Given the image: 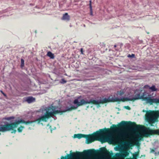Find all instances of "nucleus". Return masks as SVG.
Listing matches in <instances>:
<instances>
[{"mask_svg":"<svg viewBox=\"0 0 159 159\" xmlns=\"http://www.w3.org/2000/svg\"><path fill=\"white\" fill-rule=\"evenodd\" d=\"M67 82L64 79H62L61 80V81L60 82L62 84H64Z\"/></svg>","mask_w":159,"mask_h":159,"instance_id":"nucleus-23","label":"nucleus"},{"mask_svg":"<svg viewBox=\"0 0 159 159\" xmlns=\"http://www.w3.org/2000/svg\"><path fill=\"white\" fill-rule=\"evenodd\" d=\"M146 119L149 124H152L158 121L159 117V111H151L147 112Z\"/></svg>","mask_w":159,"mask_h":159,"instance_id":"nucleus-6","label":"nucleus"},{"mask_svg":"<svg viewBox=\"0 0 159 159\" xmlns=\"http://www.w3.org/2000/svg\"><path fill=\"white\" fill-rule=\"evenodd\" d=\"M35 122L34 121H25L24 120L22 119H20L17 121H16L15 122L13 123H7L6 124H5L4 125H7L8 124H11V127L10 128H9V130L5 131H4V132L10 131V130H12L13 131V132H11V133H15L16 131V130L15 129L16 128L18 125L20 124V123H24L26 125H27L28 124H30L33 123V122Z\"/></svg>","mask_w":159,"mask_h":159,"instance_id":"nucleus-8","label":"nucleus"},{"mask_svg":"<svg viewBox=\"0 0 159 159\" xmlns=\"http://www.w3.org/2000/svg\"><path fill=\"white\" fill-rule=\"evenodd\" d=\"M132 101L131 98H123L120 99L117 98H112L110 99L109 98H103L102 99H100L99 101L95 100H90L89 102L90 104L96 105H99L100 104H103L104 103L109 102H116L122 101L124 102L126 101Z\"/></svg>","mask_w":159,"mask_h":159,"instance_id":"nucleus-4","label":"nucleus"},{"mask_svg":"<svg viewBox=\"0 0 159 159\" xmlns=\"http://www.w3.org/2000/svg\"><path fill=\"white\" fill-rule=\"evenodd\" d=\"M92 1L91 0L89 1V8L90 11V15H93V12H92Z\"/></svg>","mask_w":159,"mask_h":159,"instance_id":"nucleus-18","label":"nucleus"},{"mask_svg":"<svg viewBox=\"0 0 159 159\" xmlns=\"http://www.w3.org/2000/svg\"><path fill=\"white\" fill-rule=\"evenodd\" d=\"M3 95H4V96L5 97H7V95L6 94H5L4 93H2Z\"/></svg>","mask_w":159,"mask_h":159,"instance_id":"nucleus-29","label":"nucleus"},{"mask_svg":"<svg viewBox=\"0 0 159 159\" xmlns=\"http://www.w3.org/2000/svg\"><path fill=\"white\" fill-rule=\"evenodd\" d=\"M149 89L152 92L157 91V89L156 88V86L154 85H152L151 87H150Z\"/></svg>","mask_w":159,"mask_h":159,"instance_id":"nucleus-16","label":"nucleus"},{"mask_svg":"<svg viewBox=\"0 0 159 159\" xmlns=\"http://www.w3.org/2000/svg\"><path fill=\"white\" fill-rule=\"evenodd\" d=\"M21 67H23L24 66V60L23 59H21Z\"/></svg>","mask_w":159,"mask_h":159,"instance_id":"nucleus-21","label":"nucleus"},{"mask_svg":"<svg viewBox=\"0 0 159 159\" xmlns=\"http://www.w3.org/2000/svg\"><path fill=\"white\" fill-rule=\"evenodd\" d=\"M25 128L24 126L21 125L20 127H19L17 129V131L19 132H21Z\"/></svg>","mask_w":159,"mask_h":159,"instance_id":"nucleus-17","label":"nucleus"},{"mask_svg":"<svg viewBox=\"0 0 159 159\" xmlns=\"http://www.w3.org/2000/svg\"><path fill=\"white\" fill-rule=\"evenodd\" d=\"M153 103H156V104H159V99L153 98Z\"/></svg>","mask_w":159,"mask_h":159,"instance_id":"nucleus-19","label":"nucleus"},{"mask_svg":"<svg viewBox=\"0 0 159 159\" xmlns=\"http://www.w3.org/2000/svg\"><path fill=\"white\" fill-rule=\"evenodd\" d=\"M80 52H81V54H83V49L82 48H81Z\"/></svg>","mask_w":159,"mask_h":159,"instance_id":"nucleus-28","label":"nucleus"},{"mask_svg":"<svg viewBox=\"0 0 159 159\" xmlns=\"http://www.w3.org/2000/svg\"><path fill=\"white\" fill-rule=\"evenodd\" d=\"M47 56L50 57L51 59H54V54L52 53L51 52H48L47 53Z\"/></svg>","mask_w":159,"mask_h":159,"instance_id":"nucleus-15","label":"nucleus"},{"mask_svg":"<svg viewBox=\"0 0 159 159\" xmlns=\"http://www.w3.org/2000/svg\"><path fill=\"white\" fill-rule=\"evenodd\" d=\"M86 135L81 134H75L74 136V138H77L78 139H80L82 138H85L86 136Z\"/></svg>","mask_w":159,"mask_h":159,"instance_id":"nucleus-13","label":"nucleus"},{"mask_svg":"<svg viewBox=\"0 0 159 159\" xmlns=\"http://www.w3.org/2000/svg\"><path fill=\"white\" fill-rule=\"evenodd\" d=\"M131 99L133 101L141 99L143 101H145L147 104H149L150 105H153V97H152L151 94H148V93L145 91L142 93L141 95L140 93L136 94L135 97L131 98Z\"/></svg>","mask_w":159,"mask_h":159,"instance_id":"nucleus-5","label":"nucleus"},{"mask_svg":"<svg viewBox=\"0 0 159 159\" xmlns=\"http://www.w3.org/2000/svg\"><path fill=\"white\" fill-rule=\"evenodd\" d=\"M128 57H129L134 58L135 57V55L134 54H132L131 55L130 54H129L128 56Z\"/></svg>","mask_w":159,"mask_h":159,"instance_id":"nucleus-24","label":"nucleus"},{"mask_svg":"<svg viewBox=\"0 0 159 159\" xmlns=\"http://www.w3.org/2000/svg\"><path fill=\"white\" fill-rule=\"evenodd\" d=\"M100 152L101 153L104 154L108 159L110 158L111 156L113 155L112 153H111L104 148H102Z\"/></svg>","mask_w":159,"mask_h":159,"instance_id":"nucleus-10","label":"nucleus"},{"mask_svg":"<svg viewBox=\"0 0 159 159\" xmlns=\"http://www.w3.org/2000/svg\"><path fill=\"white\" fill-rule=\"evenodd\" d=\"M62 19L64 20L68 21L70 19V17L67 13L63 15Z\"/></svg>","mask_w":159,"mask_h":159,"instance_id":"nucleus-14","label":"nucleus"},{"mask_svg":"<svg viewBox=\"0 0 159 159\" xmlns=\"http://www.w3.org/2000/svg\"><path fill=\"white\" fill-rule=\"evenodd\" d=\"M124 93V92L122 90H120V91L118 92V94L120 96H121Z\"/></svg>","mask_w":159,"mask_h":159,"instance_id":"nucleus-22","label":"nucleus"},{"mask_svg":"<svg viewBox=\"0 0 159 159\" xmlns=\"http://www.w3.org/2000/svg\"><path fill=\"white\" fill-rule=\"evenodd\" d=\"M129 154V152L126 150H123L120 153H116L115 155V158L117 159H125ZM139 155V152H137L133 155V157L127 158L125 159H138L137 157Z\"/></svg>","mask_w":159,"mask_h":159,"instance_id":"nucleus-7","label":"nucleus"},{"mask_svg":"<svg viewBox=\"0 0 159 159\" xmlns=\"http://www.w3.org/2000/svg\"><path fill=\"white\" fill-rule=\"evenodd\" d=\"M138 137L139 140H140L142 138V136L140 134H139L138 136Z\"/></svg>","mask_w":159,"mask_h":159,"instance_id":"nucleus-27","label":"nucleus"},{"mask_svg":"<svg viewBox=\"0 0 159 159\" xmlns=\"http://www.w3.org/2000/svg\"><path fill=\"white\" fill-rule=\"evenodd\" d=\"M89 102V101L85 100L83 99H81L80 102H79L78 99H76L74 101L73 103L75 104H76V107L73 106L63 111L56 110V107L54 106H52L49 107L48 108V110L46 111L44 115L35 120V121L37 122L38 124L40 123L41 121L47 122L49 118L52 117L55 115L57 114L60 113V115H61L63 113L67 111H70L76 109L79 106L86 104H90Z\"/></svg>","mask_w":159,"mask_h":159,"instance_id":"nucleus-2","label":"nucleus"},{"mask_svg":"<svg viewBox=\"0 0 159 159\" xmlns=\"http://www.w3.org/2000/svg\"><path fill=\"white\" fill-rule=\"evenodd\" d=\"M149 88H150V86L148 85H146L144 86L143 88L145 89H149Z\"/></svg>","mask_w":159,"mask_h":159,"instance_id":"nucleus-25","label":"nucleus"},{"mask_svg":"<svg viewBox=\"0 0 159 159\" xmlns=\"http://www.w3.org/2000/svg\"><path fill=\"white\" fill-rule=\"evenodd\" d=\"M11 124L7 125H0V132H4V131L9 130V129L11 127ZM1 134L0 133V135Z\"/></svg>","mask_w":159,"mask_h":159,"instance_id":"nucleus-11","label":"nucleus"},{"mask_svg":"<svg viewBox=\"0 0 159 159\" xmlns=\"http://www.w3.org/2000/svg\"><path fill=\"white\" fill-rule=\"evenodd\" d=\"M3 95H4V96L5 97H7V95L6 94H5L4 93H2Z\"/></svg>","mask_w":159,"mask_h":159,"instance_id":"nucleus-30","label":"nucleus"},{"mask_svg":"<svg viewBox=\"0 0 159 159\" xmlns=\"http://www.w3.org/2000/svg\"><path fill=\"white\" fill-rule=\"evenodd\" d=\"M15 118V117L12 116H10V117H5L4 119L6 120L9 121L12 119H14Z\"/></svg>","mask_w":159,"mask_h":159,"instance_id":"nucleus-20","label":"nucleus"},{"mask_svg":"<svg viewBox=\"0 0 159 159\" xmlns=\"http://www.w3.org/2000/svg\"><path fill=\"white\" fill-rule=\"evenodd\" d=\"M143 134L144 136L146 137L153 135H159V129H152L149 127L146 128Z\"/></svg>","mask_w":159,"mask_h":159,"instance_id":"nucleus-9","label":"nucleus"},{"mask_svg":"<svg viewBox=\"0 0 159 159\" xmlns=\"http://www.w3.org/2000/svg\"><path fill=\"white\" fill-rule=\"evenodd\" d=\"M70 152V154H67L65 157L62 156L61 159H100L95 157L98 151L94 149L85 150L83 152H72V151Z\"/></svg>","mask_w":159,"mask_h":159,"instance_id":"nucleus-3","label":"nucleus"},{"mask_svg":"<svg viewBox=\"0 0 159 159\" xmlns=\"http://www.w3.org/2000/svg\"><path fill=\"white\" fill-rule=\"evenodd\" d=\"M0 92H1L2 94V93H4V92H3V91H2V90H0Z\"/></svg>","mask_w":159,"mask_h":159,"instance_id":"nucleus-31","label":"nucleus"},{"mask_svg":"<svg viewBox=\"0 0 159 159\" xmlns=\"http://www.w3.org/2000/svg\"><path fill=\"white\" fill-rule=\"evenodd\" d=\"M35 99L31 96L28 97L26 98V101L29 103L34 102Z\"/></svg>","mask_w":159,"mask_h":159,"instance_id":"nucleus-12","label":"nucleus"},{"mask_svg":"<svg viewBox=\"0 0 159 159\" xmlns=\"http://www.w3.org/2000/svg\"><path fill=\"white\" fill-rule=\"evenodd\" d=\"M116 45H114V47L115 48H116Z\"/></svg>","mask_w":159,"mask_h":159,"instance_id":"nucleus-32","label":"nucleus"},{"mask_svg":"<svg viewBox=\"0 0 159 159\" xmlns=\"http://www.w3.org/2000/svg\"><path fill=\"white\" fill-rule=\"evenodd\" d=\"M124 108L128 110H130L131 109L128 106H125L124 107Z\"/></svg>","mask_w":159,"mask_h":159,"instance_id":"nucleus-26","label":"nucleus"},{"mask_svg":"<svg viewBox=\"0 0 159 159\" xmlns=\"http://www.w3.org/2000/svg\"><path fill=\"white\" fill-rule=\"evenodd\" d=\"M142 127V125H137L134 122L123 121L117 125H112L110 129L105 128L92 134L86 135L84 138L86 139L87 144L90 143L96 140L104 143L107 141V138L105 137L106 135L115 134L116 139L119 140L124 137L122 132L124 129L136 130L140 129Z\"/></svg>","mask_w":159,"mask_h":159,"instance_id":"nucleus-1","label":"nucleus"}]
</instances>
